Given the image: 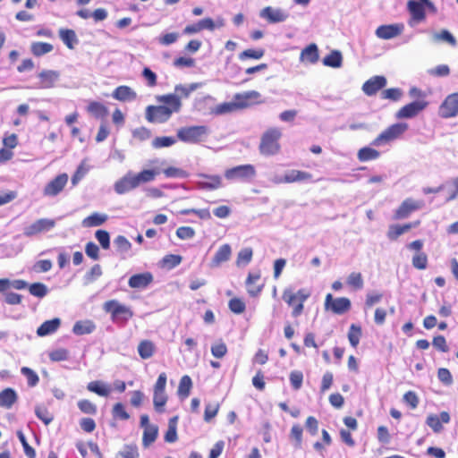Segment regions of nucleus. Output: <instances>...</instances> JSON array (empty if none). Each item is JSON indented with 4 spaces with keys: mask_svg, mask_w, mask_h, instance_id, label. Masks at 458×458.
Returning <instances> with one entry per match:
<instances>
[{
    "mask_svg": "<svg viewBox=\"0 0 458 458\" xmlns=\"http://www.w3.org/2000/svg\"><path fill=\"white\" fill-rule=\"evenodd\" d=\"M157 99L164 105L148 106L146 108V119L149 123H165L171 117L173 113H177L181 109V99L174 94L164 95Z\"/></svg>",
    "mask_w": 458,
    "mask_h": 458,
    "instance_id": "f257e3e1",
    "label": "nucleus"
},
{
    "mask_svg": "<svg viewBox=\"0 0 458 458\" xmlns=\"http://www.w3.org/2000/svg\"><path fill=\"white\" fill-rule=\"evenodd\" d=\"M310 295L311 292L308 288H301L296 292L286 288L283 292L282 298L288 307L292 309V317L298 318L304 312V303Z\"/></svg>",
    "mask_w": 458,
    "mask_h": 458,
    "instance_id": "f03ea898",
    "label": "nucleus"
},
{
    "mask_svg": "<svg viewBox=\"0 0 458 458\" xmlns=\"http://www.w3.org/2000/svg\"><path fill=\"white\" fill-rule=\"evenodd\" d=\"M260 97L258 91L251 90L244 93H237L234 95L236 102H224L216 105L211 109V114L215 115H222L233 113L238 109L245 108L249 106V100L257 99Z\"/></svg>",
    "mask_w": 458,
    "mask_h": 458,
    "instance_id": "7ed1b4c3",
    "label": "nucleus"
},
{
    "mask_svg": "<svg viewBox=\"0 0 458 458\" xmlns=\"http://www.w3.org/2000/svg\"><path fill=\"white\" fill-rule=\"evenodd\" d=\"M282 131L277 127H270L260 137L259 153L265 157L277 155L281 150L280 140Z\"/></svg>",
    "mask_w": 458,
    "mask_h": 458,
    "instance_id": "20e7f679",
    "label": "nucleus"
},
{
    "mask_svg": "<svg viewBox=\"0 0 458 458\" xmlns=\"http://www.w3.org/2000/svg\"><path fill=\"white\" fill-rule=\"evenodd\" d=\"M409 125L406 123H396L389 125L382 131L372 141L374 147H381L391 144L401 139L408 131Z\"/></svg>",
    "mask_w": 458,
    "mask_h": 458,
    "instance_id": "39448f33",
    "label": "nucleus"
},
{
    "mask_svg": "<svg viewBox=\"0 0 458 458\" xmlns=\"http://www.w3.org/2000/svg\"><path fill=\"white\" fill-rule=\"evenodd\" d=\"M208 132L206 125L185 126L177 131V138L185 143L198 144L207 138Z\"/></svg>",
    "mask_w": 458,
    "mask_h": 458,
    "instance_id": "423d86ee",
    "label": "nucleus"
},
{
    "mask_svg": "<svg viewBox=\"0 0 458 458\" xmlns=\"http://www.w3.org/2000/svg\"><path fill=\"white\" fill-rule=\"evenodd\" d=\"M103 310L105 312L110 314L113 321L122 322L123 324H125L134 315L130 307L120 303L116 300H109L104 302Z\"/></svg>",
    "mask_w": 458,
    "mask_h": 458,
    "instance_id": "0eeeda50",
    "label": "nucleus"
},
{
    "mask_svg": "<svg viewBox=\"0 0 458 458\" xmlns=\"http://www.w3.org/2000/svg\"><path fill=\"white\" fill-rule=\"evenodd\" d=\"M167 377L165 372L159 374L153 389V405L158 413L165 411V406L167 403L168 396L165 393Z\"/></svg>",
    "mask_w": 458,
    "mask_h": 458,
    "instance_id": "6e6552de",
    "label": "nucleus"
},
{
    "mask_svg": "<svg viewBox=\"0 0 458 458\" xmlns=\"http://www.w3.org/2000/svg\"><path fill=\"white\" fill-rule=\"evenodd\" d=\"M255 176L256 168L250 164L236 165L225 171V177L228 181H248Z\"/></svg>",
    "mask_w": 458,
    "mask_h": 458,
    "instance_id": "1a4fd4ad",
    "label": "nucleus"
},
{
    "mask_svg": "<svg viewBox=\"0 0 458 458\" xmlns=\"http://www.w3.org/2000/svg\"><path fill=\"white\" fill-rule=\"evenodd\" d=\"M225 26V19L222 17H218L216 21H214L211 18H204L199 20V21L187 25L182 33L185 35H193L200 32L203 30H208L213 31L216 28H222Z\"/></svg>",
    "mask_w": 458,
    "mask_h": 458,
    "instance_id": "9d476101",
    "label": "nucleus"
},
{
    "mask_svg": "<svg viewBox=\"0 0 458 458\" xmlns=\"http://www.w3.org/2000/svg\"><path fill=\"white\" fill-rule=\"evenodd\" d=\"M324 307L326 310H330L334 314L342 315L351 310L352 303L347 297L334 299L331 293H327L325 298Z\"/></svg>",
    "mask_w": 458,
    "mask_h": 458,
    "instance_id": "9b49d317",
    "label": "nucleus"
},
{
    "mask_svg": "<svg viewBox=\"0 0 458 458\" xmlns=\"http://www.w3.org/2000/svg\"><path fill=\"white\" fill-rule=\"evenodd\" d=\"M428 106V100H414L402 106L395 114L397 119H411L419 115Z\"/></svg>",
    "mask_w": 458,
    "mask_h": 458,
    "instance_id": "f8f14e48",
    "label": "nucleus"
},
{
    "mask_svg": "<svg viewBox=\"0 0 458 458\" xmlns=\"http://www.w3.org/2000/svg\"><path fill=\"white\" fill-rule=\"evenodd\" d=\"M458 114V92L448 95L438 107V115L452 118Z\"/></svg>",
    "mask_w": 458,
    "mask_h": 458,
    "instance_id": "ddd939ff",
    "label": "nucleus"
},
{
    "mask_svg": "<svg viewBox=\"0 0 458 458\" xmlns=\"http://www.w3.org/2000/svg\"><path fill=\"white\" fill-rule=\"evenodd\" d=\"M422 206V201L411 198L405 199L394 211L393 218L395 220L407 218L412 212L421 208Z\"/></svg>",
    "mask_w": 458,
    "mask_h": 458,
    "instance_id": "4468645a",
    "label": "nucleus"
},
{
    "mask_svg": "<svg viewBox=\"0 0 458 458\" xmlns=\"http://www.w3.org/2000/svg\"><path fill=\"white\" fill-rule=\"evenodd\" d=\"M67 182L68 175L66 174H58L45 186L43 194L49 197L58 195L64 189Z\"/></svg>",
    "mask_w": 458,
    "mask_h": 458,
    "instance_id": "2eb2a0df",
    "label": "nucleus"
},
{
    "mask_svg": "<svg viewBox=\"0 0 458 458\" xmlns=\"http://www.w3.org/2000/svg\"><path fill=\"white\" fill-rule=\"evenodd\" d=\"M197 187L200 190L214 191L222 187V178L218 174H199Z\"/></svg>",
    "mask_w": 458,
    "mask_h": 458,
    "instance_id": "dca6fc26",
    "label": "nucleus"
},
{
    "mask_svg": "<svg viewBox=\"0 0 458 458\" xmlns=\"http://www.w3.org/2000/svg\"><path fill=\"white\" fill-rule=\"evenodd\" d=\"M404 30L403 23L381 25L375 31L376 36L381 39H391L400 36Z\"/></svg>",
    "mask_w": 458,
    "mask_h": 458,
    "instance_id": "f3484780",
    "label": "nucleus"
},
{
    "mask_svg": "<svg viewBox=\"0 0 458 458\" xmlns=\"http://www.w3.org/2000/svg\"><path fill=\"white\" fill-rule=\"evenodd\" d=\"M55 225V222L53 219L41 218L24 229V234L28 237L40 233L45 231H49Z\"/></svg>",
    "mask_w": 458,
    "mask_h": 458,
    "instance_id": "a211bd4d",
    "label": "nucleus"
},
{
    "mask_svg": "<svg viewBox=\"0 0 458 458\" xmlns=\"http://www.w3.org/2000/svg\"><path fill=\"white\" fill-rule=\"evenodd\" d=\"M386 85V79L382 75H376L366 81L362 85V90L367 96L377 94Z\"/></svg>",
    "mask_w": 458,
    "mask_h": 458,
    "instance_id": "6ab92c4d",
    "label": "nucleus"
},
{
    "mask_svg": "<svg viewBox=\"0 0 458 458\" xmlns=\"http://www.w3.org/2000/svg\"><path fill=\"white\" fill-rule=\"evenodd\" d=\"M139 187L134 174L129 172L114 183V191L117 194H124Z\"/></svg>",
    "mask_w": 458,
    "mask_h": 458,
    "instance_id": "aec40b11",
    "label": "nucleus"
},
{
    "mask_svg": "<svg viewBox=\"0 0 458 458\" xmlns=\"http://www.w3.org/2000/svg\"><path fill=\"white\" fill-rule=\"evenodd\" d=\"M451 417L447 411H441L439 415L429 414L426 419V424L435 432L439 433L443 430V423L450 422Z\"/></svg>",
    "mask_w": 458,
    "mask_h": 458,
    "instance_id": "412c9836",
    "label": "nucleus"
},
{
    "mask_svg": "<svg viewBox=\"0 0 458 458\" xmlns=\"http://www.w3.org/2000/svg\"><path fill=\"white\" fill-rule=\"evenodd\" d=\"M260 277V272L248 274L245 284L247 293L250 297H257L261 293L264 284H259Z\"/></svg>",
    "mask_w": 458,
    "mask_h": 458,
    "instance_id": "4be33fe9",
    "label": "nucleus"
},
{
    "mask_svg": "<svg viewBox=\"0 0 458 458\" xmlns=\"http://www.w3.org/2000/svg\"><path fill=\"white\" fill-rule=\"evenodd\" d=\"M153 282V275L150 272L132 275L128 281V284L133 289H143L148 287Z\"/></svg>",
    "mask_w": 458,
    "mask_h": 458,
    "instance_id": "5701e85b",
    "label": "nucleus"
},
{
    "mask_svg": "<svg viewBox=\"0 0 458 458\" xmlns=\"http://www.w3.org/2000/svg\"><path fill=\"white\" fill-rule=\"evenodd\" d=\"M424 3H428V0H421V2L410 0L407 3V8L410 12L412 20L417 22L422 21L426 18Z\"/></svg>",
    "mask_w": 458,
    "mask_h": 458,
    "instance_id": "b1692460",
    "label": "nucleus"
},
{
    "mask_svg": "<svg viewBox=\"0 0 458 458\" xmlns=\"http://www.w3.org/2000/svg\"><path fill=\"white\" fill-rule=\"evenodd\" d=\"M319 59L318 47L315 43H310L304 47L300 54V62L315 64Z\"/></svg>",
    "mask_w": 458,
    "mask_h": 458,
    "instance_id": "393cba45",
    "label": "nucleus"
},
{
    "mask_svg": "<svg viewBox=\"0 0 458 458\" xmlns=\"http://www.w3.org/2000/svg\"><path fill=\"white\" fill-rule=\"evenodd\" d=\"M313 178V175L305 171H300V170H291L287 172L283 179H281L280 182L284 183H293L298 182H310Z\"/></svg>",
    "mask_w": 458,
    "mask_h": 458,
    "instance_id": "a878e982",
    "label": "nucleus"
},
{
    "mask_svg": "<svg viewBox=\"0 0 458 458\" xmlns=\"http://www.w3.org/2000/svg\"><path fill=\"white\" fill-rule=\"evenodd\" d=\"M59 77V73L55 71L44 70L38 73L39 88L50 89L54 87Z\"/></svg>",
    "mask_w": 458,
    "mask_h": 458,
    "instance_id": "bb28decb",
    "label": "nucleus"
},
{
    "mask_svg": "<svg viewBox=\"0 0 458 458\" xmlns=\"http://www.w3.org/2000/svg\"><path fill=\"white\" fill-rule=\"evenodd\" d=\"M112 96L116 100L125 102L136 99V92L129 86L122 85L117 87L112 93Z\"/></svg>",
    "mask_w": 458,
    "mask_h": 458,
    "instance_id": "cd10ccee",
    "label": "nucleus"
},
{
    "mask_svg": "<svg viewBox=\"0 0 458 458\" xmlns=\"http://www.w3.org/2000/svg\"><path fill=\"white\" fill-rule=\"evenodd\" d=\"M260 16L271 23L284 21L287 17L281 10L273 9L271 6L265 7L261 11Z\"/></svg>",
    "mask_w": 458,
    "mask_h": 458,
    "instance_id": "c85d7f7f",
    "label": "nucleus"
},
{
    "mask_svg": "<svg viewBox=\"0 0 458 458\" xmlns=\"http://www.w3.org/2000/svg\"><path fill=\"white\" fill-rule=\"evenodd\" d=\"M61 320L55 318L50 320L43 322L37 329V335L38 336H46L55 333L60 327Z\"/></svg>",
    "mask_w": 458,
    "mask_h": 458,
    "instance_id": "c756f323",
    "label": "nucleus"
},
{
    "mask_svg": "<svg viewBox=\"0 0 458 458\" xmlns=\"http://www.w3.org/2000/svg\"><path fill=\"white\" fill-rule=\"evenodd\" d=\"M232 254V249L231 246L227 243L223 244L218 248L216 254L214 255L212 259V266L213 267H218L223 262L227 261Z\"/></svg>",
    "mask_w": 458,
    "mask_h": 458,
    "instance_id": "7c9ffc66",
    "label": "nucleus"
},
{
    "mask_svg": "<svg viewBox=\"0 0 458 458\" xmlns=\"http://www.w3.org/2000/svg\"><path fill=\"white\" fill-rule=\"evenodd\" d=\"M156 352V345L150 340H142L138 345V353L143 360L151 358Z\"/></svg>",
    "mask_w": 458,
    "mask_h": 458,
    "instance_id": "2f4dec72",
    "label": "nucleus"
},
{
    "mask_svg": "<svg viewBox=\"0 0 458 458\" xmlns=\"http://www.w3.org/2000/svg\"><path fill=\"white\" fill-rule=\"evenodd\" d=\"M59 37L69 49H73L78 43L76 33L72 29H60Z\"/></svg>",
    "mask_w": 458,
    "mask_h": 458,
    "instance_id": "473e14b6",
    "label": "nucleus"
},
{
    "mask_svg": "<svg viewBox=\"0 0 458 458\" xmlns=\"http://www.w3.org/2000/svg\"><path fill=\"white\" fill-rule=\"evenodd\" d=\"M17 401V394L13 388H5L0 392V406L11 408Z\"/></svg>",
    "mask_w": 458,
    "mask_h": 458,
    "instance_id": "72a5a7b5",
    "label": "nucleus"
},
{
    "mask_svg": "<svg viewBox=\"0 0 458 458\" xmlns=\"http://www.w3.org/2000/svg\"><path fill=\"white\" fill-rule=\"evenodd\" d=\"M30 52L36 57H40L53 51L54 47L47 42L36 41L30 44Z\"/></svg>",
    "mask_w": 458,
    "mask_h": 458,
    "instance_id": "f704fd0d",
    "label": "nucleus"
},
{
    "mask_svg": "<svg viewBox=\"0 0 458 458\" xmlns=\"http://www.w3.org/2000/svg\"><path fill=\"white\" fill-rule=\"evenodd\" d=\"M87 389L99 396L107 397L110 393V387L99 380L91 381L87 385Z\"/></svg>",
    "mask_w": 458,
    "mask_h": 458,
    "instance_id": "c9c22d12",
    "label": "nucleus"
},
{
    "mask_svg": "<svg viewBox=\"0 0 458 458\" xmlns=\"http://www.w3.org/2000/svg\"><path fill=\"white\" fill-rule=\"evenodd\" d=\"M107 219V215L95 212L82 220V225L84 227L99 226L105 224Z\"/></svg>",
    "mask_w": 458,
    "mask_h": 458,
    "instance_id": "e433bc0d",
    "label": "nucleus"
},
{
    "mask_svg": "<svg viewBox=\"0 0 458 458\" xmlns=\"http://www.w3.org/2000/svg\"><path fill=\"white\" fill-rule=\"evenodd\" d=\"M322 63L325 66L332 68H339L343 64V55L338 50H332L327 55H326Z\"/></svg>",
    "mask_w": 458,
    "mask_h": 458,
    "instance_id": "4c0bfd02",
    "label": "nucleus"
},
{
    "mask_svg": "<svg viewBox=\"0 0 458 458\" xmlns=\"http://www.w3.org/2000/svg\"><path fill=\"white\" fill-rule=\"evenodd\" d=\"M87 110L89 114H91L94 117L99 119H104L108 114L107 107L100 102L92 101L89 104Z\"/></svg>",
    "mask_w": 458,
    "mask_h": 458,
    "instance_id": "58836bf2",
    "label": "nucleus"
},
{
    "mask_svg": "<svg viewBox=\"0 0 458 458\" xmlns=\"http://www.w3.org/2000/svg\"><path fill=\"white\" fill-rule=\"evenodd\" d=\"M380 152L371 147H363L358 150L357 157L360 162H368L379 158Z\"/></svg>",
    "mask_w": 458,
    "mask_h": 458,
    "instance_id": "ea45409f",
    "label": "nucleus"
},
{
    "mask_svg": "<svg viewBox=\"0 0 458 458\" xmlns=\"http://www.w3.org/2000/svg\"><path fill=\"white\" fill-rule=\"evenodd\" d=\"M192 387V381L190 376L184 375L181 377L178 386V395L181 398H187L190 394Z\"/></svg>",
    "mask_w": 458,
    "mask_h": 458,
    "instance_id": "a19ab883",
    "label": "nucleus"
},
{
    "mask_svg": "<svg viewBox=\"0 0 458 458\" xmlns=\"http://www.w3.org/2000/svg\"><path fill=\"white\" fill-rule=\"evenodd\" d=\"M158 435V428L156 425H151V427H146L143 431L142 436V445L144 447H148L151 444H153Z\"/></svg>",
    "mask_w": 458,
    "mask_h": 458,
    "instance_id": "79ce46f5",
    "label": "nucleus"
},
{
    "mask_svg": "<svg viewBox=\"0 0 458 458\" xmlns=\"http://www.w3.org/2000/svg\"><path fill=\"white\" fill-rule=\"evenodd\" d=\"M95 327H96L92 321H77L72 327V332L75 335H82L92 333Z\"/></svg>",
    "mask_w": 458,
    "mask_h": 458,
    "instance_id": "37998d69",
    "label": "nucleus"
},
{
    "mask_svg": "<svg viewBox=\"0 0 458 458\" xmlns=\"http://www.w3.org/2000/svg\"><path fill=\"white\" fill-rule=\"evenodd\" d=\"M182 260V257L176 254H168L160 260V267L165 269H173L179 266Z\"/></svg>",
    "mask_w": 458,
    "mask_h": 458,
    "instance_id": "c03bdc74",
    "label": "nucleus"
},
{
    "mask_svg": "<svg viewBox=\"0 0 458 458\" xmlns=\"http://www.w3.org/2000/svg\"><path fill=\"white\" fill-rule=\"evenodd\" d=\"M362 335V330L361 327L358 326L356 324H352L349 327L348 331V340L350 342V344L356 348L360 343V340Z\"/></svg>",
    "mask_w": 458,
    "mask_h": 458,
    "instance_id": "a18cd8bd",
    "label": "nucleus"
},
{
    "mask_svg": "<svg viewBox=\"0 0 458 458\" xmlns=\"http://www.w3.org/2000/svg\"><path fill=\"white\" fill-rule=\"evenodd\" d=\"M157 174H158V172L154 169H145L138 174H134V176L137 181L138 186H140L142 183H147L154 181Z\"/></svg>",
    "mask_w": 458,
    "mask_h": 458,
    "instance_id": "49530a36",
    "label": "nucleus"
},
{
    "mask_svg": "<svg viewBox=\"0 0 458 458\" xmlns=\"http://www.w3.org/2000/svg\"><path fill=\"white\" fill-rule=\"evenodd\" d=\"M303 428L300 424H293L289 437L294 443V447L300 449L302 445Z\"/></svg>",
    "mask_w": 458,
    "mask_h": 458,
    "instance_id": "de8ad7c7",
    "label": "nucleus"
},
{
    "mask_svg": "<svg viewBox=\"0 0 458 458\" xmlns=\"http://www.w3.org/2000/svg\"><path fill=\"white\" fill-rule=\"evenodd\" d=\"M177 416H174L169 420L168 429L165 434V441L167 443H174L177 440Z\"/></svg>",
    "mask_w": 458,
    "mask_h": 458,
    "instance_id": "09e8293b",
    "label": "nucleus"
},
{
    "mask_svg": "<svg viewBox=\"0 0 458 458\" xmlns=\"http://www.w3.org/2000/svg\"><path fill=\"white\" fill-rule=\"evenodd\" d=\"M265 55V50L263 48H257V49H245L239 55V59L241 61H244L247 59H254L259 60L262 58Z\"/></svg>",
    "mask_w": 458,
    "mask_h": 458,
    "instance_id": "8fccbe9b",
    "label": "nucleus"
},
{
    "mask_svg": "<svg viewBox=\"0 0 458 458\" xmlns=\"http://www.w3.org/2000/svg\"><path fill=\"white\" fill-rule=\"evenodd\" d=\"M346 283L354 290H360L363 288L364 281L361 273L352 272L346 280Z\"/></svg>",
    "mask_w": 458,
    "mask_h": 458,
    "instance_id": "3c124183",
    "label": "nucleus"
},
{
    "mask_svg": "<svg viewBox=\"0 0 458 458\" xmlns=\"http://www.w3.org/2000/svg\"><path fill=\"white\" fill-rule=\"evenodd\" d=\"M433 39L435 41H445L452 47H455L457 45L456 38L447 30H442L440 32L435 33L433 35Z\"/></svg>",
    "mask_w": 458,
    "mask_h": 458,
    "instance_id": "603ef678",
    "label": "nucleus"
},
{
    "mask_svg": "<svg viewBox=\"0 0 458 458\" xmlns=\"http://www.w3.org/2000/svg\"><path fill=\"white\" fill-rule=\"evenodd\" d=\"M116 458H139L138 448L135 445H126L116 454Z\"/></svg>",
    "mask_w": 458,
    "mask_h": 458,
    "instance_id": "864d4df0",
    "label": "nucleus"
},
{
    "mask_svg": "<svg viewBox=\"0 0 458 458\" xmlns=\"http://www.w3.org/2000/svg\"><path fill=\"white\" fill-rule=\"evenodd\" d=\"M228 308L234 314H242L246 310V304L241 298L233 297L229 300Z\"/></svg>",
    "mask_w": 458,
    "mask_h": 458,
    "instance_id": "5fc2aeb1",
    "label": "nucleus"
},
{
    "mask_svg": "<svg viewBox=\"0 0 458 458\" xmlns=\"http://www.w3.org/2000/svg\"><path fill=\"white\" fill-rule=\"evenodd\" d=\"M176 142L174 137L162 136L157 137L152 140V147L154 148H162L173 146Z\"/></svg>",
    "mask_w": 458,
    "mask_h": 458,
    "instance_id": "6e6d98bb",
    "label": "nucleus"
},
{
    "mask_svg": "<svg viewBox=\"0 0 458 458\" xmlns=\"http://www.w3.org/2000/svg\"><path fill=\"white\" fill-rule=\"evenodd\" d=\"M252 256H253V251H252L251 248L242 249L237 255V259H236L237 266L249 264L252 259Z\"/></svg>",
    "mask_w": 458,
    "mask_h": 458,
    "instance_id": "4d7b16f0",
    "label": "nucleus"
},
{
    "mask_svg": "<svg viewBox=\"0 0 458 458\" xmlns=\"http://www.w3.org/2000/svg\"><path fill=\"white\" fill-rule=\"evenodd\" d=\"M412 266L419 269L424 270L428 267V256L424 252H417L411 260Z\"/></svg>",
    "mask_w": 458,
    "mask_h": 458,
    "instance_id": "13d9d810",
    "label": "nucleus"
},
{
    "mask_svg": "<svg viewBox=\"0 0 458 458\" xmlns=\"http://www.w3.org/2000/svg\"><path fill=\"white\" fill-rule=\"evenodd\" d=\"M29 292L35 297L43 298L47 293V288L42 283H33L29 286Z\"/></svg>",
    "mask_w": 458,
    "mask_h": 458,
    "instance_id": "bf43d9fd",
    "label": "nucleus"
},
{
    "mask_svg": "<svg viewBox=\"0 0 458 458\" xmlns=\"http://www.w3.org/2000/svg\"><path fill=\"white\" fill-rule=\"evenodd\" d=\"M78 407L85 414L95 415L97 413V406L88 399L80 400Z\"/></svg>",
    "mask_w": 458,
    "mask_h": 458,
    "instance_id": "052dcab7",
    "label": "nucleus"
},
{
    "mask_svg": "<svg viewBox=\"0 0 458 458\" xmlns=\"http://www.w3.org/2000/svg\"><path fill=\"white\" fill-rule=\"evenodd\" d=\"M114 243L118 252H127L131 249V243L123 235H118L114 239Z\"/></svg>",
    "mask_w": 458,
    "mask_h": 458,
    "instance_id": "680f3d73",
    "label": "nucleus"
},
{
    "mask_svg": "<svg viewBox=\"0 0 458 458\" xmlns=\"http://www.w3.org/2000/svg\"><path fill=\"white\" fill-rule=\"evenodd\" d=\"M211 353L217 359L223 358L227 353L226 344L222 340L216 342L211 346Z\"/></svg>",
    "mask_w": 458,
    "mask_h": 458,
    "instance_id": "e2e57ef3",
    "label": "nucleus"
},
{
    "mask_svg": "<svg viewBox=\"0 0 458 458\" xmlns=\"http://www.w3.org/2000/svg\"><path fill=\"white\" fill-rule=\"evenodd\" d=\"M21 372L23 376L26 377L28 385L32 387V386H35L38 385V383L39 381V377L34 370H32L31 369H30L28 367H22L21 369Z\"/></svg>",
    "mask_w": 458,
    "mask_h": 458,
    "instance_id": "0e129e2a",
    "label": "nucleus"
},
{
    "mask_svg": "<svg viewBox=\"0 0 458 458\" xmlns=\"http://www.w3.org/2000/svg\"><path fill=\"white\" fill-rule=\"evenodd\" d=\"M49 359L52 361H64L69 359V351L64 348L55 349L49 352Z\"/></svg>",
    "mask_w": 458,
    "mask_h": 458,
    "instance_id": "69168bd1",
    "label": "nucleus"
},
{
    "mask_svg": "<svg viewBox=\"0 0 458 458\" xmlns=\"http://www.w3.org/2000/svg\"><path fill=\"white\" fill-rule=\"evenodd\" d=\"M35 413L37 417L45 423V425H48L49 423H51L54 419L53 415L45 406L36 407Z\"/></svg>",
    "mask_w": 458,
    "mask_h": 458,
    "instance_id": "338daca9",
    "label": "nucleus"
},
{
    "mask_svg": "<svg viewBox=\"0 0 458 458\" xmlns=\"http://www.w3.org/2000/svg\"><path fill=\"white\" fill-rule=\"evenodd\" d=\"M403 402L412 410L419 405L420 399L414 391H408L403 396Z\"/></svg>",
    "mask_w": 458,
    "mask_h": 458,
    "instance_id": "774afa93",
    "label": "nucleus"
}]
</instances>
